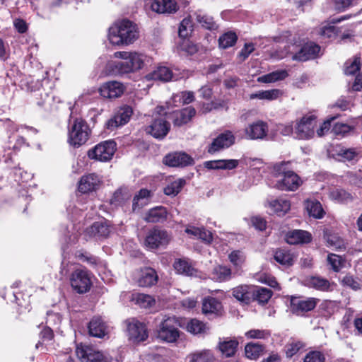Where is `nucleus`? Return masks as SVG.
<instances>
[{
    "label": "nucleus",
    "mask_w": 362,
    "mask_h": 362,
    "mask_svg": "<svg viewBox=\"0 0 362 362\" xmlns=\"http://www.w3.org/2000/svg\"><path fill=\"white\" fill-rule=\"evenodd\" d=\"M329 197L338 202L346 203L352 200V196L344 189H336L329 192Z\"/></svg>",
    "instance_id": "obj_48"
},
{
    "label": "nucleus",
    "mask_w": 362,
    "mask_h": 362,
    "mask_svg": "<svg viewBox=\"0 0 362 362\" xmlns=\"http://www.w3.org/2000/svg\"><path fill=\"white\" fill-rule=\"evenodd\" d=\"M304 206L309 216L315 219H321L325 214L322 204L317 200L306 199L304 202Z\"/></svg>",
    "instance_id": "obj_26"
},
{
    "label": "nucleus",
    "mask_w": 362,
    "mask_h": 362,
    "mask_svg": "<svg viewBox=\"0 0 362 362\" xmlns=\"http://www.w3.org/2000/svg\"><path fill=\"white\" fill-rule=\"evenodd\" d=\"M89 334L95 337L103 338L107 334V327L99 317H93L88 324Z\"/></svg>",
    "instance_id": "obj_27"
},
{
    "label": "nucleus",
    "mask_w": 362,
    "mask_h": 362,
    "mask_svg": "<svg viewBox=\"0 0 362 362\" xmlns=\"http://www.w3.org/2000/svg\"><path fill=\"white\" fill-rule=\"evenodd\" d=\"M90 133L87 122L81 118H76L69 127L67 141L71 146L78 148L87 142Z\"/></svg>",
    "instance_id": "obj_5"
},
{
    "label": "nucleus",
    "mask_w": 362,
    "mask_h": 362,
    "mask_svg": "<svg viewBox=\"0 0 362 362\" xmlns=\"http://www.w3.org/2000/svg\"><path fill=\"white\" fill-rule=\"evenodd\" d=\"M150 197V191L146 189H141L133 199V210L140 209L147 204L148 198Z\"/></svg>",
    "instance_id": "obj_43"
},
{
    "label": "nucleus",
    "mask_w": 362,
    "mask_h": 362,
    "mask_svg": "<svg viewBox=\"0 0 362 362\" xmlns=\"http://www.w3.org/2000/svg\"><path fill=\"white\" fill-rule=\"evenodd\" d=\"M317 119L314 115H305L296 123L295 129L296 137L298 139H312L315 133Z\"/></svg>",
    "instance_id": "obj_8"
},
{
    "label": "nucleus",
    "mask_w": 362,
    "mask_h": 362,
    "mask_svg": "<svg viewBox=\"0 0 362 362\" xmlns=\"http://www.w3.org/2000/svg\"><path fill=\"white\" fill-rule=\"evenodd\" d=\"M248 339H265L270 336V332L265 329H251L245 333Z\"/></svg>",
    "instance_id": "obj_56"
},
{
    "label": "nucleus",
    "mask_w": 362,
    "mask_h": 362,
    "mask_svg": "<svg viewBox=\"0 0 362 362\" xmlns=\"http://www.w3.org/2000/svg\"><path fill=\"white\" fill-rule=\"evenodd\" d=\"M127 325L129 339L132 342H140L147 339V329L144 323L135 319H132L127 321Z\"/></svg>",
    "instance_id": "obj_13"
},
{
    "label": "nucleus",
    "mask_w": 362,
    "mask_h": 362,
    "mask_svg": "<svg viewBox=\"0 0 362 362\" xmlns=\"http://www.w3.org/2000/svg\"><path fill=\"white\" fill-rule=\"evenodd\" d=\"M327 261L333 270L336 272L339 270L341 265V258L340 256L334 254L329 255Z\"/></svg>",
    "instance_id": "obj_62"
},
{
    "label": "nucleus",
    "mask_w": 362,
    "mask_h": 362,
    "mask_svg": "<svg viewBox=\"0 0 362 362\" xmlns=\"http://www.w3.org/2000/svg\"><path fill=\"white\" fill-rule=\"evenodd\" d=\"M244 132L246 138L248 139H264L267 137L268 133L267 123L258 120L246 127Z\"/></svg>",
    "instance_id": "obj_15"
},
{
    "label": "nucleus",
    "mask_w": 362,
    "mask_h": 362,
    "mask_svg": "<svg viewBox=\"0 0 362 362\" xmlns=\"http://www.w3.org/2000/svg\"><path fill=\"white\" fill-rule=\"evenodd\" d=\"M167 211L163 206H157L150 209L146 214L144 219L148 223L161 222L167 218Z\"/></svg>",
    "instance_id": "obj_30"
},
{
    "label": "nucleus",
    "mask_w": 362,
    "mask_h": 362,
    "mask_svg": "<svg viewBox=\"0 0 362 362\" xmlns=\"http://www.w3.org/2000/svg\"><path fill=\"white\" fill-rule=\"evenodd\" d=\"M124 91V86L118 81H112L103 83L99 88L100 94L105 98H117Z\"/></svg>",
    "instance_id": "obj_16"
},
{
    "label": "nucleus",
    "mask_w": 362,
    "mask_h": 362,
    "mask_svg": "<svg viewBox=\"0 0 362 362\" xmlns=\"http://www.w3.org/2000/svg\"><path fill=\"white\" fill-rule=\"evenodd\" d=\"M132 300L136 304L144 308L153 307L156 304V300L150 295L144 293H134L132 295Z\"/></svg>",
    "instance_id": "obj_36"
},
{
    "label": "nucleus",
    "mask_w": 362,
    "mask_h": 362,
    "mask_svg": "<svg viewBox=\"0 0 362 362\" xmlns=\"http://www.w3.org/2000/svg\"><path fill=\"white\" fill-rule=\"evenodd\" d=\"M254 49L255 46L252 43H245L243 48L241 49L239 56L243 60H245L254 51Z\"/></svg>",
    "instance_id": "obj_64"
},
{
    "label": "nucleus",
    "mask_w": 362,
    "mask_h": 362,
    "mask_svg": "<svg viewBox=\"0 0 362 362\" xmlns=\"http://www.w3.org/2000/svg\"><path fill=\"white\" fill-rule=\"evenodd\" d=\"M281 95V91L278 89H272L267 90H259L250 95V99H259L273 100L277 99Z\"/></svg>",
    "instance_id": "obj_37"
},
{
    "label": "nucleus",
    "mask_w": 362,
    "mask_h": 362,
    "mask_svg": "<svg viewBox=\"0 0 362 362\" xmlns=\"http://www.w3.org/2000/svg\"><path fill=\"white\" fill-rule=\"evenodd\" d=\"M272 210L278 216H283L291 209L290 202L286 199H275L269 203Z\"/></svg>",
    "instance_id": "obj_34"
},
{
    "label": "nucleus",
    "mask_w": 362,
    "mask_h": 362,
    "mask_svg": "<svg viewBox=\"0 0 362 362\" xmlns=\"http://www.w3.org/2000/svg\"><path fill=\"white\" fill-rule=\"evenodd\" d=\"M305 282L307 286L321 291H327L330 287L329 281L320 276L308 277L305 280Z\"/></svg>",
    "instance_id": "obj_31"
},
{
    "label": "nucleus",
    "mask_w": 362,
    "mask_h": 362,
    "mask_svg": "<svg viewBox=\"0 0 362 362\" xmlns=\"http://www.w3.org/2000/svg\"><path fill=\"white\" fill-rule=\"evenodd\" d=\"M70 284L72 288L78 293H84L88 291L91 286L88 271L81 268L75 269L71 274Z\"/></svg>",
    "instance_id": "obj_10"
},
{
    "label": "nucleus",
    "mask_w": 362,
    "mask_h": 362,
    "mask_svg": "<svg viewBox=\"0 0 362 362\" xmlns=\"http://www.w3.org/2000/svg\"><path fill=\"white\" fill-rule=\"evenodd\" d=\"M264 347L257 343H248L245 348V353L247 358L255 359L258 358L263 351Z\"/></svg>",
    "instance_id": "obj_46"
},
{
    "label": "nucleus",
    "mask_w": 362,
    "mask_h": 362,
    "mask_svg": "<svg viewBox=\"0 0 362 362\" xmlns=\"http://www.w3.org/2000/svg\"><path fill=\"white\" fill-rule=\"evenodd\" d=\"M180 333L177 319L175 317H168L163 319L157 327L156 336L162 341L174 343L180 337Z\"/></svg>",
    "instance_id": "obj_6"
},
{
    "label": "nucleus",
    "mask_w": 362,
    "mask_h": 362,
    "mask_svg": "<svg viewBox=\"0 0 362 362\" xmlns=\"http://www.w3.org/2000/svg\"><path fill=\"white\" fill-rule=\"evenodd\" d=\"M320 51V47L314 42H307L301 46L296 42L292 43L291 41L284 50L277 52V57L283 59L291 57L293 61L305 62L316 58Z\"/></svg>",
    "instance_id": "obj_3"
},
{
    "label": "nucleus",
    "mask_w": 362,
    "mask_h": 362,
    "mask_svg": "<svg viewBox=\"0 0 362 362\" xmlns=\"http://www.w3.org/2000/svg\"><path fill=\"white\" fill-rule=\"evenodd\" d=\"M228 259L233 267L234 273H238L245 264L246 257L243 251L233 250L228 255Z\"/></svg>",
    "instance_id": "obj_32"
},
{
    "label": "nucleus",
    "mask_w": 362,
    "mask_h": 362,
    "mask_svg": "<svg viewBox=\"0 0 362 362\" xmlns=\"http://www.w3.org/2000/svg\"><path fill=\"white\" fill-rule=\"evenodd\" d=\"M146 57L141 53L132 52L128 59L122 62H110L107 68L113 74H124L135 72L143 68Z\"/></svg>",
    "instance_id": "obj_4"
},
{
    "label": "nucleus",
    "mask_w": 362,
    "mask_h": 362,
    "mask_svg": "<svg viewBox=\"0 0 362 362\" xmlns=\"http://www.w3.org/2000/svg\"><path fill=\"white\" fill-rule=\"evenodd\" d=\"M76 354L78 358L82 362H113L111 356L92 346L82 344L77 345Z\"/></svg>",
    "instance_id": "obj_7"
},
{
    "label": "nucleus",
    "mask_w": 362,
    "mask_h": 362,
    "mask_svg": "<svg viewBox=\"0 0 362 362\" xmlns=\"http://www.w3.org/2000/svg\"><path fill=\"white\" fill-rule=\"evenodd\" d=\"M286 240L290 245L307 243L311 240V235L305 230H293L286 234Z\"/></svg>",
    "instance_id": "obj_25"
},
{
    "label": "nucleus",
    "mask_w": 362,
    "mask_h": 362,
    "mask_svg": "<svg viewBox=\"0 0 362 362\" xmlns=\"http://www.w3.org/2000/svg\"><path fill=\"white\" fill-rule=\"evenodd\" d=\"M341 283L344 286H348L353 290H358L360 288L359 283L349 274H346L342 278Z\"/></svg>",
    "instance_id": "obj_60"
},
{
    "label": "nucleus",
    "mask_w": 362,
    "mask_h": 362,
    "mask_svg": "<svg viewBox=\"0 0 362 362\" xmlns=\"http://www.w3.org/2000/svg\"><path fill=\"white\" fill-rule=\"evenodd\" d=\"M209 329L206 324L197 319H192L187 325V330L193 334H204Z\"/></svg>",
    "instance_id": "obj_39"
},
{
    "label": "nucleus",
    "mask_w": 362,
    "mask_h": 362,
    "mask_svg": "<svg viewBox=\"0 0 362 362\" xmlns=\"http://www.w3.org/2000/svg\"><path fill=\"white\" fill-rule=\"evenodd\" d=\"M90 233L94 235L107 237L110 233V228L105 223L96 222L90 228Z\"/></svg>",
    "instance_id": "obj_47"
},
{
    "label": "nucleus",
    "mask_w": 362,
    "mask_h": 362,
    "mask_svg": "<svg viewBox=\"0 0 362 362\" xmlns=\"http://www.w3.org/2000/svg\"><path fill=\"white\" fill-rule=\"evenodd\" d=\"M327 242L329 246L332 247L336 250H341L346 249V243L344 240L337 235H329L327 238Z\"/></svg>",
    "instance_id": "obj_53"
},
{
    "label": "nucleus",
    "mask_w": 362,
    "mask_h": 362,
    "mask_svg": "<svg viewBox=\"0 0 362 362\" xmlns=\"http://www.w3.org/2000/svg\"><path fill=\"white\" fill-rule=\"evenodd\" d=\"M238 345V341L234 339L224 341L220 343L219 349L226 357H230L235 354Z\"/></svg>",
    "instance_id": "obj_45"
},
{
    "label": "nucleus",
    "mask_w": 362,
    "mask_h": 362,
    "mask_svg": "<svg viewBox=\"0 0 362 362\" xmlns=\"http://www.w3.org/2000/svg\"><path fill=\"white\" fill-rule=\"evenodd\" d=\"M175 103L179 102L182 104H189L194 99V93L192 91H183L173 96Z\"/></svg>",
    "instance_id": "obj_54"
},
{
    "label": "nucleus",
    "mask_w": 362,
    "mask_h": 362,
    "mask_svg": "<svg viewBox=\"0 0 362 362\" xmlns=\"http://www.w3.org/2000/svg\"><path fill=\"white\" fill-rule=\"evenodd\" d=\"M303 362H325V356L319 351H310L305 355Z\"/></svg>",
    "instance_id": "obj_55"
},
{
    "label": "nucleus",
    "mask_w": 362,
    "mask_h": 362,
    "mask_svg": "<svg viewBox=\"0 0 362 362\" xmlns=\"http://www.w3.org/2000/svg\"><path fill=\"white\" fill-rule=\"evenodd\" d=\"M101 184V180L95 173H90L83 176L79 182L78 190L82 193L96 190Z\"/></svg>",
    "instance_id": "obj_20"
},
{
    "label": "nucleus",
    "mask_w": 362,
    "mask_h": 362,
    "mask_svg": "<svg viewBox=\"0 0 362 362\" xmlns=\"http://www.w3.org/2000/svg\"><path fill=\"white\" fill-rule=\"evenodd\" d=\"M272 174L276 178L274 187L286 192H295L303 183L301 177L290 167V162H279L272 169Z\"/></svg>",
    "instance_id": "obj_1"
},
{
    "label": "nucleus",
    "mask_w": 362,
    "mask_h": 362,
    "mask_svg": "<svg viewBox=\"0 0 362 362\" xmlns=\"http://www.w3.org/2000/svg\"><path fill=\"white\" fill-rule=\"evenodd\" d=\"M196 110L192 107H187L173 113V122L175 126L187 124L195 115Z\"/></svg>",
    "instance_id": "obj_24"
},
{
    "label": "nucleus",
    "mask_w": 362,
    "mask_h": 362,
    "mask_svg": "<svg viewBox=\"0 0 362 362\" xmlns=\"http://www.w3.org/2000/svg\"><path fill=\"white\" fill-rule=\"evenodd\" d=\"M272 296V291L266 288L259 287V288H255V296L256 300L262 304L267 303L269 300L271 298Z\"/></svg>",
    "instance_id": "obj_50"
},
{
    "label": "nucleus",
    "mask_w": 362,
    "mask_h": 362,
    "mask_svg": "<svg viewBox=\"0 0 362 362\" xmlns=\"http://www.w3.org/2000/svg\"><path fill=\"white\" fill-rule=\"evenodd\" d=\"M115 150L116 143L114 141H105L98 144L94 148L89 150L88 156L90 159L105 162L112 158Z\"/></svg>",
    "instance_id": "obj_9"
},
{
    "label": "nucleus",
    "mask_w": 362,
    "mask_h": 362,
    "mask_svg": "<svg viewBox=\"0 0 362 362\" xmlns=\"http://www.w3.org/2000/svg\"><path fill=\"white\" fill-rule=\"evenodd\" d=\"M158 279L156 272L152 268L141 269L137 278V284L141 287H150L155 285Z\"/></svg>",
    "instance_id": "obj_22"
},
{
    "label": "nucleus",
    "mask_w": 362,
    "mask_h": 362,
    "mask_svg": "<svg viewBox=\"0 0 362 362\" xmlns=\"http://www.w3.org/2000/svg\"><path fill=\"white\" fill-rule=\"evenodd\" d=\"M274 259L281 264L290 266L294 262V255L288 250L280 249L276 251Z\"/></svg>",
    "instance_id": "obj_41"
},
{
    "label": "nucleus",
    "mask_w": 362,
    "mask_h": 362,
    "mask_svg": "<svg viewBox=\"0 0 362 362\" xmlns=\"http://www.w3.org/2000/svg\"><path fill=\"white\" fill-rule=\"evenodd\" d=\"M169 240L170 236L165 230L153 228L148 232L144 244L150 249H156L167 245Z\"/></svg>",
    "instance_id": "obj_12"
},
{
    "label": "nucleus",
    "mask_w": 362,
    "mask_h": 362,
    "mask_svg": "<svg viewBox=\"0 0 362 362\" xmlns=\"http://www.w3.org/2000/svg\"><path fill=\"white\" fill-rule=\"evenodd\" d=\"M197 21L204 28L212 30L216 28V24L212 17L205 14H197Z\"/></svg>",
    "instance_id": "obj_52"
},
{
    "label": "nucleus",
    "mask_w": 362,
    "mask_h": 362,
    "mask_svg": "<svg viewBox=\"0 0 362 362\" xmlns=\"http://www.w3.org/2000/svg\"><path fill=\"white\" fill-rule=\"evenodd\" d=\"M235 142V136L230 131L219 134L214 139L209 148V152L213 153L226 148L230 147Z\"/></svg>",
    "instance_id": "obj_17"
},
{
    "label": "nucleus",
    "mask_w": 362,
    "mask_h": 362,
    "mask_svg": "<svg viewBox=\"0 0 362 362\" xmlns=\"http://www.w3.org/2000/svg\"><path fill=\"white\" fill-rule=\"evenodd\" d=\"M173 267L178 274L187 276L195 275L197 272L187 261L181 259L175 261Z\"/></svg>",
    "instance_id": "obj_38"
},
{
    "label": "nucleus",
    "mask_w": 362,
    "mask_h": 362,
    "mask_svg": "<svg viewBox=\"0 0 362 362\" xmlns=\"http://www.w3.org/2000/svg\"><path fill=\"white\" fill-rule=\"evenodd\" d=\"M320 302L316 298H301L292 297L291 299V311L298 315H302L305 313L313 310Z\"/></svg>",
    "instance_id": "obj_11"
},
{
    "label": "nucleus",
    "mask_w": 362,
    "mask_h": 362,
    "mask_svg": "<svg viewBox=\"0 0 362 362\" xmlns=\"http://www.w3.org/2000/svg\"><path fill=\"white\" fill-rule=\"evenodd\" d=\"M192 158L184 152H175L167 155L163 160L165 165L171 167H183L192 164Z\"/></svg>",
    "instance_id": "obj_19"
},
{
    "label": "nucleus",
    "mask_w": 362,
    "mask_h": 362,
    "mask_svg": "<svg viewBox=\"0 0 362 362\" xmlns=\"http://www.w3.org/2000/svg\"><path fill=\"white\" fill-rule=\"evenodd\" d=\"M151 8L158 13L171 14L179 9V6L175 0H154Z\"/></svg>",
    "instance_id": "obj_21"
},
{
    "label": "nucleus",
    "mask_w": 362,
    "mask_h": 362,
    "mask_svg": "<svg viewBox=\"0 0 362 362\" xmlns=\"http://www.w3.org/2000/svg\"><path fill=\"white\" fill-rule=\"evenodd\" d=\"M239 164V160L236 159H223L219 160V170H233Z\"/></svg>",
    "instance_id": "obj_58"
},
{
    "label": "nucleus",
    "mask_w": 362,
    "mask_h": 362,
    "mask_svg": "<svg viewBox=\"0 0 362 362\" xmlns=\"http://www.w3.org/2000/svg\"><path fill=\"white\" fill-rule=\"evenodd\" d=\"M288 76L286 70H277L258 77L257 81L260 83H274L285 79Z\"/></svg>",
    "instance_id": "obj_33"
},
{
    "label": "nucleus",
    "mask_w": 362,
    "mask_h": 362,
    "mask_svg": "<svg viewBox=\"0 0 362 362\" xmlns=\"http://www.w3.org/2000/svg\"><path fill=\"white\" fill-rule=\"evenodd\" d=\"M173 75L171 70L166 66H159L151 73L146 75L145 78L147 81H160L168 82L173 79Z\"/></svg>",
    "instance_id": "obj_28"
},
{
    "label": "nucleus",
    "mask_w": 362,
    "mask_h": 362,
    "mask_svg": "<svg viewBox=\"0 0 362 362\" xmlns=\"http://www.w3.org/2000/svg\"><path fill=\"white\" fill-rule=\"evenodd\" d=\"M214 356L209 350L199 351L189 354L187 362H212Z\"/></svg>",
    "instance_id": "obj_35"
},
{
    "label": "nucleus",
    "mask_w": 362,
    "mask_h": 362,
    "mask_svg": "<svg viewBox=\"0 0 362 362\" xmlns=\"http://www.w3.org/2000/svg\"><path fill=\"white\" fill-rule=\"evenodd\" d=\"M361 66V57L354 56L347 60L344 64V73L346 75H353L360 70Z\"/></svg>",
    "instance_id": "obj_42"
},
{
    "label": "nucleus",
    "mask_w": 362,
    "mask_h": 362,
    "mask_svg": "<svg viewBox=\"0 0 362 362\" xmlns=\"http://www.w3.org/2000/svg\"><path fill=\"white\" fill-rule=\"evenodd\" d=\"M351 129L352 128L346 124L337 123L334 126L332 132L336 135L344 136L347 133H349Z\"/></svg>",
    "instance_id": "obj_59"
},
{
    "label": "nucleus",
    "mask_w": 362,
    "mask_h": 362,
    "mask_svg": "<svg viewBox=\"0 0 362 362\" xmlns=\"http://www.w3.org/2000/svg\"><path fill=\"white\" fill-rule=\"evenodd\" d=\"M337 33V28L330 24L323 25L318 30V34L324 38L334 37Z\"/></svg>",
    "instance_id": "obj_51"
},
{
    "label": "nucleus",
    "mask_w": 362,
    "mask_h": 362,
    "mask_svg": "<svg viewBox=\"0 0 362 362\" xmlns=\"http://www.w3.org/2000/svg\"><path fill=\"white\" fill-rule=\"evenodd\" d=\"M276 130L283 136H291L293 133V124H279L276 127Z\"/></svg>",
    "instance_id": "obj_61"
},
{
    "label": "nucleus",
    "mask_w": 362,
    "mask_h": 362,
    "mask_svg": "<svg viewBox=\"0 0 362 362\" xmlns=\"http://www.w3.org/2000/svg\"><path fill=\"white\" fill-rule=\"evenodd\" d=\"M170 127V124L165 119L158 118L146 128V132L156 139H163L168 133Z\"/></svg>",
    "instance_id": "obj_18"
},
{
    "label": "nucleus",
    "mask_w": 362,
    "mask_h": 362,
    "mask_svg": "<svg viewBox=\"0 0 362 362\" xmlns=\"http://www.w3.org/2000/svg\"><path fill=\"white\" fill-rule=\"evenodd\" d=\"M231 274V269L226 266L218 265L213 270L212 278L218 281H223L230 279Z\"/></svg>",
    "instance_id": "obj_40"
},
{
    "label": "nucleus",
    "mask_w": 362,
    "mask_h": 362,
    "mask_svg": "<svg viewBox=\"0 0 362 362\" xmlns=\"http://www.w3.org/2000/svg\"><path fill=\"white\" fill-rule=\"evenodd\" d=\"M233 296L239 301L249 304L255 296V286L241 285L233 289Z\"/></svg>",
    "instance_id": "obj_23"
},
{
    "label": "nucleus",
    "mask_w": 362,
    "mask_h": 362,
    "mask_svg": "<svg viewBox=\"0 0 362 362\" xmlns=\"http://www.w3.org/2000/svg\"><path fill=\"white\" fill-rule=\"evenodd\" d=\"M192 27L191 21L188 18H185L180 23L179 28V35L181 37H186L188 35L187 30L190 29Z\"/></svg>",
    "instance_id": "obj_63"
},
{
    "label": "nucleus",
    "mask_w": 362,
    "mask_h": 362,
    "mask_svg": "<svg viewBox=\"0 0 362 362\" xmlns=\"http://www.w3.org/2000/svg\"><path fill=\"white\" fill-rule=\"evenodd\" d=\"M304 344L301 341H294L288 344L286 346V354L287 357H292L303 348Z\"/></svg>",
    "instance_id": "obj_57"
},
{
    "label": "nucleus",
    "mask_w": 362,
    "mask_h": 362,
    "mask_svg": "<svg viewBox=\"0 0 362 362\" xmlns=\"http://www.w3.org/2000/svg\"><path fill=\"white\" fill-rule=\"evenodd\" d=\"M238 40V37L234 32L229 31L221 36L218 39L219 46L223 49H226L233 46Z\"/></svg>",
    "instance_id": "obj_44"
},
{
    "label": "nucleus",
    "mask_w": 362,
    "mask_h": 362,
    "mask_svg": "<svg viewBox=\"0 0 362 362\" xmlns=\"http://www.w3.org/2000/svg\"><path fill=\"white\" fill-rule=\"evenodd\" d=\"M132 113V109L129 106L121 107L114 116L106 122L107 129L114 130L120 126L124 125L129 121Z\"/></svg>",
    "instance_id": "obj_14"
},
{
    "label": "nucleus",
    "mask_w": 362,
    "mask_h": 362,
    "mask_svg": "<svg viewBox=\"0 0 362 362\" xmlns=\"http://www.w3.org/2000/svg\"><path fill=\"white\" fill-rule=\"evenodd\" d=\"M185 183L182 179L175 180L164 188V193L168 196H175L180 192Z\"/></svg>",
    "instance_id": "obj_49"
},
{
    "label": "nucleus",
    "mask_w": 362,
    "mask_h": 362,
    "mask_svg": "<svg viewBox=\"0 0 362 362\" xmlns=\"http://www.w3.org/2000/svg\"><path fill=\"white\" fill-rule=\"evenodd\" d=\"M221 311L222 305L217 299L209 297L204 300L202 303V312L204 314L218 315L221 314Z\"/></svg>",
    "instance_id": "obj_29"
},
{
    "label": "nucleus",
    "mask_w": 362,
    "mask_h": 362,
    "mask_svg": "<svg viewBox=\"0 0 362 362\" xmlns=\"http://www.w3.org/2000/svg\"><path fill=\"white\" fill-rule=\"evenodd\" d=\"M138 37L136 25L129 20L116 22L109 28L108 40L113 45H129Z\"/></svg>",
    "instance_id": "obj_2"
}]
</instances>
